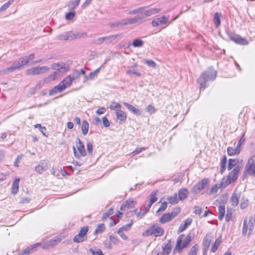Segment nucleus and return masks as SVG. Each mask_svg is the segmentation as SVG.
<instances>
[{"label": "nucleus", "mask_w": 255, "mask_h": 255, "mask_svg": "<svg viewBox=\"0 0 255 255\" xmlns=\"http://www.w3.org/2000/svg\"><path fill=\"white\" fill-rule=\"evenodd\" d=\"M146 149L145 147H137L134 151L132 152V155H135L141 151L145 150Z\"/></svg>", "instance_id": "nucleus-61"}, {"label": "nucleus", "mask_w": 255, "mask_h": 255, "mask_svg": "<svg viewBox=\"0 0 255 255\" xmlns=\"http://www.w3.org/2000/svg\"><path fill=\"white\" fill-rule=\"evenodd\" d=\"M164 233V230L156 224L150 226L142 234L143 236L148 237L153 236L155 237L162 236Z\"/></svg>", "instance_id": "nucleus-5"}, {"label": "nucleus", "mask_w": 255, "mask_h": 255, "mask_svg": "<svg viewBox=\"0 0 255 255\" xmlns=\"http://www.w3.org/2000/svg\"><path fill=\"white\" fill-rule=\"evenodd\" d=\"M114 208L111 207L110 209H109L107 211L104 213L102 217V220L104 221L107 218H108L110 215L113 214Z\"/></svg>", "instance_id": "nucleus-48"}, {"label": "nucleus", "mask_w": 255, "mask_h": 255, "mask_svg": "<svg viewBox=\"0 0 255 255\" xmlns=\"http://www.w3.org/2000/svg\"><path fill=\"white\" fill-rule=\"evenodd\" d=\"M90 253L93 255H104L102 251L100 249H92L89 250Z\"/></svg>", "instance_id": "nucleus-51"}, {"label": "nucleus", "mask_w": 255, "mask_h": 255, "mask_svg": "<svg viewBox=\"0 0 255 255\" xmlns=\"http://www.w3.org/2000/svg\"><path fill=\"white\" fill-rule=\"evenodd\" d=\"M89 230L87 226H84L81 228L78 234L76 235L73 241L75 243H81L85 241L84 237L86 235Z\"/></svg>", "instance_id": "nucleus-11"}, {"label": "nucleus", "mask_w": 255, "mask_h": 255, "mask_svg": "<svg viewBox=\"0 0 255 255\" xmlns=\"http://www.w3.org/2000/svg\"><path fill=\"white\" fill-rule=\"evenodd\" d=\"M117 118L119 120V123L122 124L125 123L127 120V116L126 113L122 110H118L116 112Z\"/></svg>", "instance_id": "nucleus-20"}, {"label": "nucleus", "mask_w": 255, "mask_h": 255, "mask_svg": "<svg viewBox=\"0 0 255 255\" xmlns=\"http://www.w3.org/2000/svg\"><path fill=\"white\" fill-rule=\"evenodd\" d=\"M89 128V124L86 120H84L82 122L81 130L83 135H85L88 133Z\"/></svg>", "instance_id": "nucleus-30"}, {"label": "nucleus", "mask_w": 255, "mask_h": 255, "mask_svg": "<svg viewBox=\"0 0 255 255\" xmlns=\"http://www.w3.org/2000/svg\"><path fill=\"white\" fill-rule=\"evenodd\" d=\"M222 238L221 237H218L215 241L214 244L211 248V251L213 253H215L218 249V247L221 244Z\"/></svg>", "instance_id": "nucleus-35"}, {"label": "nucleus", "mask_w": 255, "mask_h": 255, "mask_svg": "<svg viewBox=\"0 0 255 255\" xmlns=\"http://www.w3.org/2000/svg\"><path fill=\"white\" fill-rule=\"evenodd\" d=\"M172 219L169 213L163 214L160 219V222L162 224H164L171 221Z\"/></svg>", "instance_id": "nucleus-36"}, {"label": "nucleus", "mask_w": 255, "mask_h": 255, "mask_svg": "<svg viewBox=\"0 0 255 255\" xmlns=\"http://www.w3.org/2000/svg\"><path fill=\"white\" fill-rule=\"evenodd\" d=\"M168 200L169 203L176 204L178 203L179 199L177 196V194H174L173 196L169 197L168 198Z\"/></svg>", "instance_id": "nucleus-44"}, {"label": "nucleus", "mask_w": 255, "mask_h": 255, "mask_svg": "<svg viewBox=\"0 0 255 255\" xmlns=\"http://www.w3.org/2000/svg\"><path fill=\"white\" fill-rule=\"evenodd\" d=\"M237 161L236 159H229L228 161V170H231L233 167L234 169L237 167ZM237 166H240V169L241 168V167L240 165H237Z\"/></svg>", "instance_id": "nucleus-38"}, {"label": "nucleus", "mask_w": 255, "mask_h": 255, "mask_svg": "<svg viewBox=\"0 0 255 255\" xmlns=\"http://www.w3.org/2000/svg\"><path fill=\"white\" fill-rule=\"evenodd\" d=\"M35 170L39 173H42L46 170V168L41 165H38L35 166Z\"/></svg>", "instance_id": "nucleus-58"}, {"label": "nucleus", "mask_w": 255, "mask_h": 255, "mask_svg": "<svg viewBox=\"0 0 255 255\" xmlns=\"http://www.w3.org/2000/svg\"><path fill=\"white\" fill-rule=\"evenodd\" d=\"M72 80L70 76H68L66 78H65L62 81L60 82L62 84L64 85V86H65V89L67 87H70L72 83Z\"/></svg>", "instance_id": "nucleus-37"}, {"label": "nucleus", "mask_w": 255, "mask_h": 255, "mask_svg": "<svg viewBox=\"0 0 255 255\" xmlns=\"http://www.w3.org/2000/svg\"><path fill=\"white\" fill-rule=\"evenodd\" d=\"M241 151V149H238L236 147L234 148L232 147H228L227 149L228 154L230 156H233L239 154Z\"/></svg>", "instance_id": "nucleus-29"}, {"label": "nucleus", "mask_w": 255, "mask_h": 255, "mask_svg": "<svg viewBox=\"0 0 255 255\" xmlns=\"http://www.w3.org/2000/svg\"><path fill=\"white\" fill-rule=\"evenodd\" d=\"M248 204L249 200L245 198L242 197L240 205L241 208L242 209H245L248 206Z\"/></svg>", "instance_id": "nucleus-56"}, {"label": "nucleus", "mask_w": 255, "mask_h": 255, "mask_svg": "<svg viewBox=\"0 0 255 255\" xmlns=\"http://www.w3.org/2000/svg\"><path fill=\"white\" fill-rule=\"evenodd\" d=\"M87 149L88 153L92 155H93V144L91 142H88L87 143Z\"/></svg>", "instance_id": "nucleus-60"}, {"label": "nucleus", "mask_w": 255, "mask_h": 255, "mask_svg": "<svg viewBox=\"0 0 255 255\" xmlns=\"http://www.w3.org/2000/svg\"><path fill=\"white\" fill-rule=\"evenodd\" d=\"M220 16L221 14L218 12H216L214 14V22L215 26L218 27L221 24L220 21Z\"/></svg>", "instance_id": "nucleus-50"}, {"label": "nucleus", "mask_w": 255, "mask_h": 255, "mask_svg": "<svg viewBox=\"0 0 255 255\" xmlns=\"http://www.w3.org/2000/svg\"><path fill=\"white\" fill-rule=\"evenodd\" d=\"M169 18V15H163L160 17L156 18L159 25H164L168 22Z\"/></svg>", "instance_id": "nucleus-40"}, {"label": "nucleus", "mask_w": 255, "mask_h": 255, "mask_svg": "<svg viewBox=\"0 0 255 255\" xmlns=\"http://www.w3.org/2000/svg\"><path fill=\"white\" fill-rule=\"evenodd\" d=\"M219 216L218 218L220 220H222L225 213V207L224 205H220L218 208Z\"/></svg>", "instance_id": "nucleus-41"}, {"label": "nucleus", "mask_w": 255, "mask_h": 255, "mask_svg": "<svg viewBox=\"0 0 255 255\" xmlns=\"http://www.w3.org/2000/svg\"><path fill=\"white\" fill-rule=\"evenodd\" d=\"M71 31L65 32L63 33L60 34L57 36L58 39L68 40H72V37L71 35Z\"/></svg>", "instance_id": "nucleus-26"}, {"label": "nucleus", "mask_w": 255, "mask_h": 255, "mask_svg": "<svg viewBox=\"0 0 255 255\" xmlns=\"http://www.w3.org/2000/svg\"><path fill=\"white\" fill-rule=\"evenodd\" d=\"M40 244L38 243L28 247L21 253V255H28L32 254L34 251H36L37 247L40 246Z\"/></svg>", "instance_id": "nucleus-19"}, {"label": "nucleus", "mask_w": 255, "mask_h": 255, "mask_svg": "<svg viewBox=\"0 0 255 255\" xmlns=\"http://www.w3.org/2000/svg\"><path fill=\"white\" fill-rule=\"evenodd\" d=\"M192 222V219L191 218H188L186 220H185L184 222V224H181L178 229V233H181L184 231L187 227L190 226Z\"/></svg>", "instance_id": "nucleus-23"}, {"label": "nucleus", "mask_w": 255, "mask_h": 255, "mask_svg": "<svg viewBox=\"0 0 255 255\" xmlns=\"http://www.w3.org/2000/svg\"><path fill=\"white\" fill-rule=\"evenodd\" d=\"M19 182V179L16 178L14 180V181L12 183L11 192L13 195L16 194L18 191Z\"/></svg>", "instance_id": "nucleus-28"}, {"label": "nucleus", "mask_w": 255, "mask_h": 255, "mask_svg": "<svg viewBox=\"0 0 255 255\" xmlns=\"http://www.w3.org/2000/svg\"><path fill=\"white\" fill-rule=\"evenodd\" d=\"M144 42L140 39H135L132 42V45L134 47H140L143 46Z\"/></svg>", "instance_id": "nucleus-47"}, {"label": "nucleus", "mask_w": 255, "mask_h": 255, "mask_svg": "<svg viewBox=\"0 0 255 255\" xmlns=\"http://www.w3.org/2000/svg\"><path fill=\"white\" fill-rule=\"evenodd\" d=\"M240 171V167L237 166L233 169L226 177H224L220 184H216L211 189L210 194L217 193L220 188H225L229 184L234 183L238 177V175Z\"/></svg>", "instance_id": "nucleus-1"}, {"label": "nucleus", "mask_w": 255, "mask_h": 255, "mask_svg": "<svg viewBox=\"0 0 255 255\" xmlns=\"http://www.w3.org/2000/svg\"><path fill=\"white\" fill-rule=\"evenodd\" d=\"M65 89V86H64L63 84H62L61 82L57 86H54L51 90L49 92V95L50 96L54 95V94L62 92Z\"/></svg>", "instance_id": "nucleus-18"}, {"label": "nucleus", "mask_w": 255, "mask_h": 255, "mask_svg": "<svg viewBox=\"0 0 255 255\" xmlns=\"http://www.w3.org/2000/svg\"><path fill=\"white\" fill-rule=\"evenodd\" d=\"M126 74H132L135 75H136L137 76H140V72H137L136 70H132V69L128 70L126 71Z\"/></svg>", "instance_id": "nucleus-63"}, {"label": "nucleus", "mask_w": 255, "mask_h": 255, "mask_svg": "<svg viewBox=\"0 0 255 255\" xmlns=\"http://www.w3.org/2000/svg\"><path fill=\"white\" fill-rule=\"evenodd\" d=\"M144 63L146 64L149 66L151 67H155L156 66V63L152 60H145Z\"/></svg>", "instance_id": "nucleus-64"}, {"label": "nucleus", "mask_w": 255, "mask_h": 255, "mask_svg": "<svg viewBox=\"0 0 255 255\" xmlns=\"http://www.w3.org/2000/svg\"><path fill=\"white\" fill-rule=\"evenodd\" d=\"M227 157L224 155L221 160V170L220 173L222 174L225 171L226 169Z\"/></svg>", "instance_id": "nucleus-31"}, {"label": "nucleus", "mask_w": 255, "mask_h": 255, "mask_svg": "<svg viewBox=\"0 0 255 255\" xmlns=\"http://www.w3.org/2000/svg\"><path fill=\"white\" fill-rule=\"evenodd\" d=\"M227 35L230 39L235 43L241 45H246L248 44V40L240 35L233 32H228Z\"/></svg>", "instance_id": "nucleus-10"}, {"label": "nucleus", "mask_w": 255, "mask_h": 255, "mask_svg": "<svg viewBox=\"0 0 255 255\" xmlns=\"http://www.w3.org/2000/svg\"><path fill=\"white\" fill-rule=\"evenodd\" d=\"M75 16V12L74 11H70L66 14L65 18L68 20H71L73 19Z\"/></svg>", "instance_id": "nucleus-59"}, {"label": "nucleus", "mask_w": 255, "mask_h": 255, "mask_svg": "<svg viewBox=\"0 0 255 255\" xmlns=\"http://www.w3.org/2000/svg\"><path fill=\"white\" fill-rule=\"evenodd\" d=\"M232 213L231 210H227V214L225 216V220L227 222H229L230 220H232Z\"/></svg>", "instance_id": "nucleus-62"}, {"label": "nucleus", "mask_w": 255, "mask_h": 255, "mask_svg": "<svg viewBox=\"0 0 255 255\" xmlns=\"http://www.w3.org/2000/svg\"><path fill=\"white\" fill-rule=\"evenodd\" d=\"M71 35L72 37V40L74 39H78L87 36V32H83L80 33L78 32H73L71 31Z\"/></svg>", "instance_id": "nucleus-32"}, {"label": "nucleus", "mask_w": 255, "mask_h": 255, "mask_svg": "<svg viewBox=\"0 0 255 255\" xmlns=\"http://www.w3.org/2000/svg\"><path fill=\"white\" fill-rule=\"evenodd\" d=\"M104 43V36L99 37L92 41V43L95 45H101Z\"/></svg>", "instance_id": "nucleus-54"}, {"label": "nucleus", "mask_w": 255, "mask_h": 255, "mask_svg": "<svg viewBox=\"0 0 255 255\" xmlns=\"http://www.w3.org/2000/svg\"><path fill=\"white\" fill-rule=\"evenodd\" d=\"M134 201L131 199H129L122 204L120 209L124 211L127 209L134 208Z\"/></svg>", "instance_id": "nucleus-17"}, {"label": "nucleus", "mask_w": 255, "mask_h": 255, "mask_svg": "<svg viewBox=\"0 0 255 255\" xmlns=\"http://www.w3.org/2000/svg\"><path fill=\"white\" fill-rule=\"evenodd\" d=\"M241 196V192L235 190L231 197V205L233 206H237L239 204V199Z\"/></svg>", "instance_id": "nucleus-15"}, {"label": "nucleus", "mask_w": 255, "mask_h": 255, "mask_svg": "<svg viewBox=\"0 0 255 255\" xmlns=\"http://www.w3.org/2000/svg\"><path fill=\"white\" fill-rule=\"evenodd\" d=\"M167 202L164 201L163 202L161 205L160 206V207L159 208V209H158V210L156 211V214L157 215L158 214V213L160 212H161V211H164L166 210V209L167 208Z\"/></svg>", "instance_id": "nucleus-57"}, {"label": "nucleus", "mask_w": 255, "mask_h": 255, "mask_svg": "<svg viewBox=\"0 0 255 255\" xmlns=\"http://www.w3.org/2000/svg\"><path fill=\"white\" fill-rule=\"evenodd\" d=\"M34 58L35 55L33 53L21 57L17 61H15L10 67L0 70V75L7 74L16 70L19 69L22 66L27 64L30 60H32Z\"/></svg>", "instance_id": "nucleus-2"}, {"label": "nucleus", "mask_w": 255, "mask_h": 255, "mask_svg": "<svg viewBox=\"0 0 255 255\" xmlns=\"http://www.w3.org/2000/svg\"><path fill=\"white\" fill-rule=\"evenodd\" d=\"M121 107L122 106L119 103L113 102L110 105V108L117 112L118 110H121Z\"/></svg>", "instance_id": "nucleus-45"}, {"label": "nucleus", "mask_w": 255, "mask_h": 255, "mask_svg": "<svg viewBox=\"0 0 255 255\" xmlns=\"http://www.w3.org/2000/svg\"><path fill=\"white\" fill-rule=\"evenodd\" d=\"M124 105L127 107V108L132 113H133L134 115H140L141 114V112L140 110L136 109L134 107H133L132 105L126 103H124Z\"/></svg>", "instance_id": "nucleus-22"}, {"label": "nucleus", "mask_w": 255, "mask_h": 255, "mask_svg": "<svg viewBox=\"0 0 255 255\" xmlns=\"http://www.w3.org/2000/svg\"><path fill=\"white\" fill-rule=\"evenodd\" d=\"M103 66V65H102L100 67L96 69L93 72H91L89 74L88 77L87 76H86V77L87 78H89V79H93L96 75V74L100 72L101 68H102Z\"/></svg>", "instance_id": "nucleus-55"}, {"label": "nucleus", "mask_w": 255, "mask_h": 255, "mask_svg": "<svg viewBox=\"0 0 255 255\" xmlns=\"http://www.w3.org/2000/svg\"><path fill=\"white\" fill-rule=\"evenodd\" d=\"M217 76V71L212 67H209L205 71L197 80L200 90H204L207 87L206 83L210 81L214 80Z\"/></svg>", "instance_id": "nucleus-3"}, {"label": "nucleus", "mask_w": 255, "mask_h": 255, "mask_svg": "<svg viewBox=\"0 0 255 255\" xmlns=\"http://www.w3.org/2000/svg\"><path fill=\"white\" fill-rule=\"evenodd\" d=\"M198 247L197 244H195L190 249L188 252V255H197Z\"/></svg>", "instance_id": "nucleus-53"}, {"label": "nucleus", "mask_w": 255, "mask_h": 255, "mask_svg": "<svg viewBox=\"0 0 255 255\" xmlns=\"http://www.w3.org/2000/svg\"><path fill=\"white\" fill-rule=\"evenodd\" d=\"M71 77L72 81L79 79L80 77V73L78 70H75L73 71L72 74L69 75Z\"/></svg>", "instance_id": "nucleus-52"}, {"label": "nucleus", "mask_w": 255, "mask_h": 255, "mask_svg": "<svg viewBox=\"0 0 255 255\" xmlns=\"http://www.w3.org/2000/svg\"><path fill=\"white\" fill-rule=\"evenodd\" d=\"M163 252L165 255H169L172 250V246L170 243V241H168L167 244L164 243L162 246Z\"/></svg>", "instance_id": "nucleus-25"}, {"label": "nucleus", "mask_w": 255, "mask_h": 255, "mask_svg": "<svg viewBox=\"0 0 255 255\" xmlns=\"http://www.w3.org/2000/svg\"><path fill=\"white\" fill-rule=\"evenodd\" d=\"M191 240L192 237L190 234H188L186 237L184 234L180 235L177 238L174 252L177 250L178 253H181L183 248L188 247Z\"/></svg>", "instance_id": "nucleus-4"}, {"label": "nucleus", "mask_w": 255, "mask_h": 255, "mask_svg": "<svg viewBox=\"0 0 255 255\" xmlns=\"http://www.w3.org/2000/svg\"><path fill=\"white\" fill-rule=\"evenodd\" d=\"M61 241V239L59 237H54L51 240L48 241L51 248H53L55 245L59 243Z\"/></svg>", "instance_id": "nucleus-39"}, {"label": "nucleus", "mask_w": 255, "mask_h": 255, "mask_svg": "<svg viewBox=\"0 0 255 255\" xmlns=\"http://www.w3.org/2000/svg\"><path fill=\"white\" fill-rule=\"evenodd\" d=\"M57 75V72L54 71L52 74H50L45 77L43 80V82L44 83H49L52 81L55 80L56 79Z\"/></svg>", "instance_id": "nucleus-34"}, {"label": "nucleus", "mask_w": 255, "mask_h": 255, "mask_svg": "<svg viewBox=\"0 0 255 255\" xmlns=\"http://www.w3.org/2000/svg\"><path fill=\"white\" fill-rule=\"evenodd\" d=\"M189 194V191L187 188H183L178 191L177 196L180 200L183 201L186 199Z\"/></svg>", "instance_id": "nucleus-21"}, {"label": "nucleus", "mask_w": 255, "mask_h": 255, "mask_svg": "<svg viewBox=\"0 0 255 255\" xmlns=\"http://www.w3.org/2000/svg\"><path fill=\"white\" fill-rule=\"evenodd\" d=\"M77 147L78 150V154L81 157H85L87 155V152L85 150V145L81 139L77 138Z\"/></svg>", "instance_id": "nucleus-14"}, {"label": "nucleus", "mask_w": 255, "mask_h": 255, "mask_svg": "<svg viewBox=\"0 0 255 255\" xmlns=\"http://www.w3.org/2000/svg\"><path fill=\"white\" fill-rule=\"evenodd\" d=\"M105 225L103 223L99 224L98 225L94 232V234L102 233L105 230Z\"/></svg>", "instance_id": "nucleus-46"}, {"label": "nucleus", "mask_w": 255, "mask_h": 255, "mask_svg": "<svg viewBox=\"0 0 255 255\" xmlns=\"http://www.w3.org/2000/svg\"><path fill=\"white\" fill-rule=\"evenodd\" d=\"M81 0H71L68 5L69 9L71 10H74L79 4Z\"/></svg>", "instance_id": "nucleus-33"}, {"label": "nucleus", "mask_w": 255, "mask_h": 255, "mask_svg": "<svg viewBox=\"0 0 255 255\" xmlns=\"http://www.w3.org/2000/svg\"><path fill=\"white\" fill-rule=\"evenodd\" d=\"M128 24H133L137 22L139 20H142V17L140 16H135L133 18H127Z\"/></svg>", "instance_id": "nucleus-42"}, {"label": "nucleus", "mask_w": 255, "mask_h": 255, "mask_svg": "<svg viewBox=\"0 0 255 255\" xmlns=\"http://www.w3.org/2000/svg\"><path fill=\"white\" fill-rule=\"evenodd\" d=\"M181 212V209L179 207L175 208L171 213H168L172 219L176 217Z\"/></svg>", "instance_id": "nucleus-49"}, {"label": "nucleus", "mask_w": 255, "mask_h": 255, "mask_svg": "<svg viewBox=\"0 0 255 255\" xmlns=\"http://www.w3.org/2000/svg\"><path fill=\"white\" fill-rule=\"evenodd\" d=\"M120 35V34H116L104 36V43H105L106 44H109L110 43H111L113 42L114 40H115Z\"/></svg>", "instance_id": "nucleus-27"}, {"label": "nucleus", "mask_w": 255, "mask_h": 255, "mask_svg": "<svg viewBox=\"0 0 255 255\" xmlns=\"http://www.w3.org/2000/svg\"><path fill=\"white\" fill-rule=\"evenodd\" d=\"M255 223V218L253 217H250L249 219L246 218L244 221L242 234L244 235L247 234L250 236L253 234L254 228V223Z\"/></svg>", "instance_id": "nucleus-6"}, {"label": "nucleus", "mask_w": 255, "mask_h": 255, "mask_svg": "<svg viewBox=\"0 0 255 255\" xmlns=\"http://www.w3.org/2000/svg\"><path fill=\"white\" fill-rule=\"evenodd\" d=\"M161 8H151L148 10H144L143 13L146 16H149L151 15L159 13L161 11Z\"/></svg>", "instance_id": "nucleus-24"}, {"label": "nucleus", "mask_w": 255, "mask_h": 255, "mask_svg": "<svg viewBox=\"0 0 255 255\" xmlns=\"http://www.w3.org/2000/svg\"><path fill=\"white\" fill-rule=\"evenodd\" d=\"M48 70H49V68L45 66L34 67L27 69L26 71V74L27 75L41 74Z\"/></svg>", "instance_id": "nucleus-9"}, {"label": "nucleus", "mask_w": 255, "mask_h": 255, "mask_svg": "<svg viewBox=\"0 0 255 255\" xmlns=\"http://www.w3.org/2000/svg\"><path fill=\"white\" fill-rule=\"evenodd\" d=\"M213 239L212 233H208L206 234L203 242V250L206 253L208 250L210 244Z\"/></svg>", "instance_id": "nucleus-13"}, {"label": "nucleus", "mask_w": 255, "mask_h": 255, "mask_svg": "<svg viewBox=\"0 0 255 255\" xmlns=\"http://www.w3.org/2000/svg\"><path fill=\"white\" fill-rule=\"evenodd\" d=\"M247 175L255 176V158L254 156H251L246 164L243 177Z\"/></svg>", "instance_id": "nucleus-7"}, {"label": "nucleus", "mask_w": 255, "mask_h": 255, "mask_svg": "<svg viewBox=\"0 0 255 255\" xmlns=\"http://www.w3.org/2000/svg\"><path fill=\"white\" fill-rule=\"evenodd\" d=\"M157 191H152L150 194V200L149 203L146 206V210L144 211H140L137 214V217L139 218H142L144 215L148 212L151 206L157 200Z\"/></svg>", "instance_id": "nucleus-8"}, {"label": "nucleus", "mask_w": 255, "mask_h": 255, "mask_svg": "<svg viewBox=\"0 0 255 255\" xmlns=\"http://www.w3.org/2000/svg\"><path fill=\"white\" fill-rule=\"evenodd\" d=\"M208 179L203 178L193 187L192 191L196 194L199 193L201 190L205 188V186L208 183Z\"/></svg>", "instance_id": "nucleus-12"}, {"label": "nucleus", "mask_w": 255, "mask_h": 255, "mask_svg": "<svg viewBox=\"0 0 255 255\" xmlns=\"http://www.w3.org/2000/svg\"><path fill=\"white\" fill-rule=\"evenodd\" d=\"M51 69L55 70L58 73H64L66 71L65 64L63 63H53L51 65Z\"/></svg>", "instance_id": "nucleus-16"}, {"label": "nucleus", "mask_w": 255, "mask_h": 255, "mask_svg": "<svg viewBox=\"0 0 255 255\" xmlns=\"http://www.w3.org/2000/svg\"><path fill=\"white\" fill-rule=\"evenodd\" d=\"M133 220H130V222L129 223L123 226L122 227L120 228L119 230L117 231V233L121 232V231H128L130 229V227H131L132 225L133 224Z\"/></svg>", "instance_id": "nucleus-43"}]
</instances>
